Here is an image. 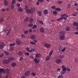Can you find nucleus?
Returning a JSON list of instances; mask_svg holds the SVG:
<instances>
[{
	"label": "nucleus",
	"mask_w": 78,
	"mask_h": 78,
	"mask_svg": "<svg viewBox=\"0 0 78 78\" xmlns=\"http://www.w3.org/2000/svg\"><path fill=\"white\" fill-rule=\"evenodd\" d=\"M9 62V61L7 60H5L3 61V63L5 64H8Z\"/></svg>",
	"instance_id": "1a4fd4ad"
},
{
	"label": "nucleus",
	"mask_w": 78,
	"mask_h": 78,
	"mask_svg": "<svg viewBox=\"0 0 78 78\" xmlns=\"http://www.w3.org/2000/svg\"><path fill=\"white\" fill-rule=\"evenodd\" d=\"M32 29H30L29 30V33H32Z\"/></svg>",
	"instance_id": "338daca9"
},
{
	"label": "nucleus",
	"mask_w": 78,
	"mask_h": 78,
	"mask_svg": "<svg viewBox=\"0 0 78 78\" xmlns=\"http://www.w3.org/2000/svg\"><path fill=\"white\" fill-rule=\"evenodd\" d=\"M30 38L31 39H34L36 38V36L34 35H32L30 36Z\"/></svg>",
	"instance_id": "aec40b11"
},
{
	"label": "nucleus",
	"mask_w": 78,
	"mask_h": 78,
	"mask_svg": "<svg viewBox=\"0 0 78 78\" xmlns=\"http://www.w3.org/2000/svg\"><path fill=\"white\" fill-rule=\"evenodd\" d=\"M30 73H31V72L30 70H27L25 72L24 75L26 76H29L30 75Z\"/></svg>",
	"instance_id": "39448f33"
},
{
	"label": "nucleus",
	"mask_w": 78,
	"mask_h": 78,
	"mask_svg": "<svg viewBox=\"0 0 78 78\" xmlns=\"http://www.w3.org/2000/svg\"><path fill=\"white\" fill-rule=\"evenodd\" d=\"M29 20V18L27 17L25 19V21L28 22V21Z\"/></svg>",
	"instance_id": "052dcab7"
},
{
	"label": "nucleus",
	"mask_w": 78,
	"mask_h": 78,
	"mask_svg": "<svg viewBox=\"0 0 78 78\" xmlns=\"http://www.w3.org/2000/svg\"><path fill=\"white\" fill-rule=\"evenodd\" d=\"M31 74L33 76H36V73H34V72L32 73Z\"/></svg>",
	"instance_id": "4c0bfd02"
},
{
	"label": "nucleus",
	"mask_w": 78,
	"mask_h": 78,
	"mask_svg": "<svg viewBox=\"0 0 78 78\" xmlns=\"http://www.w3.org/2000/svg\"><path fill=\"white\" fill-rule=\"evenodd\" d=\"M57 13H58V12L55 10L53 11V14L54 16H56L57 15Z\"/></svg>",
	"instance_id": "a211bd4d"
},
{
	"label": "nucleus",
	"mask_w": 78,
	"mask_h": 78,
	"mask_svg": "<svg viewBox=\"0 0 78 78\" xmlns=\"http://www.w3.org/2000/svg\"><path fill=\"white\" fill-rule=\"evenodd\" d=\"M18 11H19L22 12L23 11V9H22L21 8H19L18 9Z\"/></svg>",
	"instance_id": "bf43d9fd"
},
{
	"label": "nucleus",
	"mask_w": 78,
	"mask_h": 78,
	"mask_svg": "<svg viewBox=\"0 0 78 78\" xmlns=\"http://www.w3.org/2000/svg\"><path fill=\"white\" fill-rule=\"evenodd\" d=\"M33 21H34V19L32 18H31L29 20V23H33Z\"/></svg>",
	"instance_id": "412c9836"
},
{
	"label": "nucleus",
	"mask_w": 78,
	"mask_h": 78,
	"mask_svg": "<svg viewBox=\"0 0 78 78\" xmlns=\"http://www.w3.org/2000/svg\"><path fill=\"white\" fill-rule=\"evenodd\" d=\"M28 31L27 30H26L24 31V33L25 34H28Z\"/></svg>",
	"instance_id": "5fc2aeb1"
},
{
	"label": "nucleus",
	"mask_w": 78,
	"mask_h": 78,
	"mask_svg": "<svg viewBox=\"0 0 78 78\" xmlns=\"http://www.w3.org/2000/svg\"><path fill=\"white\" fill-rule=\"evenodd\" d=\"M2 73H5L6 75H9V71L8 69H6L5 71L3 69H0V74H1Z\"/></svg>",
	"instance_id": "f257e3e1"
},
{
	"label": "nucleus",
	"mask_w": 78,
	"mask_h": 78,
	"mask_svg": "<svg viewBox=\"0 0 78 78\" xmlns=\"http://www.w3.org/2000/svg\"><path fill=\"white\" fill-rule=\"evenodd\" d=\"M64 72L63 71H61L60 72V74L61 75H64Z\"/></svg>",
	"instance_id": "680f3d73"
},
{
	"label": "nucleus",
	"mask_w": 78,
	"mask_h": 78,
	"mask_svg": "<svg viewBox=\"0 0 78 78\" xmlns=\"http://www.w3.org/2000/svg\"><path fill=\"white\" fill-rule=\"evenodd\" d=\"M59 36L60 40H64L65 36H64V32L62 31L59 33Z\"/></svg>",
	"instance_id": "f03ea898"
},
{
	"label": "nucleus",
	"mask_w": 78,
	"mask_h": 78,
	"mask_svg": "<svg viewBox=\"0 0 78 78\" xmlns=\"http://www.w3.org/2000/svg\"><path fill=\"white\" fill-rule=\"evenodd\" d=\"M63 17H60L57 20V21H61L62 19H63Z\"/></svg>",
	"instance_id": "f704fd0d"
},
{
	"label": "nucleus",
	"mask_w": 78,
	"mask_h": 78,
	"mask_svg": "<svg viewBox=\"0 0 78 78\" xmlns=\"http://www.w3.org/2000/svg\"><path fill=\"white\" fill-rule=\"evenodd\" d=\"M4 4L5 6H7L8 5V1L6 0H5L4 1Z\"/></svg>",
	"instance_id": "6ab92c4d"
},
{
	"label": "nucleus",
	"mask_w": 78,
	"mask_h": 78,
	"mask_svg": "<svg viewBox=\"0 0 78 78\" xmlns=\"http://www.w3.org/2000/svg\"><path fill=\"white\" fill-rule=\"evenodd\" d=\"M41 55L40 53H37L35 55V58H40Z\"/></svg>",
	"instance_id": "9b49d317"
},
{
	"label": "nucleus",
	"mask_w": 78,
	"mask_h": 78,
	"mask_svg": "<svg viewBox=\"0 0 78 78\" xmlns=\"http://www.w3.org/2000/svg\"><path fill=\"white\" fill-rule=\"evenodd\" d=\"M75 62L76 63H78V58H76L75 59Z\"/></svg>",
	"instance_id": "49530a36"
},
{
	"label": "nucleus",
	"mask_w": 78,
	"mask_h": 78,
	"mask_svg": "<svg viewBox=\"0 0 78 78\" xmlns=\"http://www.w3.org/2000/svg\"><path fill=\"white\" fill-rule=\"evenodd\" d=\"M39 23L41 24V25H43L44 24V23L41 20L39 21Z\"/></svg>",
	"instance_id": "6e6d98bb"
},
{
	"label": "nucleus",
	"mask_w": 78,
	"mask_h": 78,
	"mask_svg": "<svg viewBox=\"0 0 78 78\" xmlns=\"http://www.w3.org/2000/svg\"><path fill=\"white\" fill-rule=\"evenodd\" d=\"M5 47V44L3 42H1L0 43V48L3 49Z\"/></svg>",
	"instance_id": "0eeeda50"
},
{
	"label": "nucleus",
	"mask_w": 78,
	"mask_h": 78,
	"mask_svg": "<svg viewBox=\"0 0 78 78\" xmlns=\"http://www.w3.org/2000/svg\"><path fill=\"white\" fill-rule=\"evenodd\" d=\"M51 8L52 9H56V6L54 5V6H52L51 7Z\"/></svg>",
	"instance_id": "37998d69"
},
{
	"label": "nucleus",
	"mask_w": 78,
	"mask_h": 78,
	"mask_svg": "<svg viewBox=\"0 0 78 78\" xmlns=\"http://www.w3.org/2000/svg\"><path fill=\"white\" fill-rule=\"evenodd\" d=\"M4 56V53L1 54L0 55V58H2V56Z\"/></svg>",
	"instance_id": "e2e57ef3"
},
{
	"label": "nucleus",
	"mask_w": 78,
	"mask_h": 78,
	"mask_svg": "<svg viewBox=\"0 0 78 78\" xmlns=\"http://www.w3.org/2000/svg\"><path fill=\"white\" fill-rule=\"evenodd\" d=\"M4 53H5V54L6 55H9V52L6 51H4Z\"/></svg>",
	"instance_id": "a19ab883"
},
{
	"label": "nucleus",
	"mask_w": 78,
	"mask_h": 78,
	"mask_svg": "<svg viewBox=\"0 0 78 78\" xmlns=\"http://www.w3.org/2000/svg\"><path fill=\"white\" fill-rule=\"evenodd\" d=\"M55 11H60L61 10V9L60 8H56L55 9Z\"/></svg>",
	"instance_id": "b1692460"
},
{
	"label": "nucleus",
	"mask_w": 78,
	"mask_h": 78,
	"mask_svg": "<svg viewBox=\"0 0 78 78\" xmlns=\"http://www.w3.org/2000/svg\"><path fill=\"white\" fill-rule=\"evenodd\" d=\"M73 25L75 27H77L78 26V22L77 21H75L73 23Z\"/></svg>",
	"instance_id": "f8f14e48"
},
{
	"label": "nucleus",
	"mask_w": 78,
	"mask_h": 78,
	"mask_svg": "<svg viewBox=\"0 0 78 78\" xmlns=\"http://www.w3.org/2000/svg\"><path fill=\"white\" fill-rule=\"evenodd\" d=\"M14 47H11L9 48V50L10 51H12L14 50Z\"/></svg>",
	"instance_id": "a18cd8bd"
},
{
	"label": "nucleus",
	"mask_w": 78,
	"mask_h": 78,
	"mask_svg": "<svg viewBox=\"0 0 78 78\" xmlns=\"http://www.w3.org/2000/svg\"><path fill=\"white\" fill-rule=\"evenodd\" d=\"M34 62H35V64H38V63L39 62V61L37 60V59L36 58H34Z\"/></svg>",
	"instance_id": "2eb2a0df"
},
{
	"label": "nucleus",
	"mask_w": 78,
	"mask_h": 78,
	"mask_svg": "<svg viewBox=\"0 0 78 78\" xmlns=\"http://www.w3.org/2000/svg\"><path fill=\"white\" fill-rule=\"evenodd\" d=\"M21 78H25V76H22Z\"/></svg>",
	"instance_id": "774afa93"
},
{
	"label": "nucleus",
	"mask_w": 78,
	"mask_h": 78,
	"mask_svg": "<svg viewBox=\"0 0 78 78\" xmlns=\"http://www.w3.org/2000/svg\"><path fill=\"white\" fill-rule=\"evenodd\" d=\"M25 55H26L28 56L29 55H30V53L28 52H26L25 53Z\"/></svg>",
	"instance_id": "13d9d810"
},
{
	"label": "nucleus",
	"mask_w": 78,
	"mask_h": 78,
	"mask_svg": "<svg viewBox=\"0 0 78 78\" xmlns=\"http://www.w3.org/2000/svg\"><path fill=\"white\" fill-rule=\"evenodd\" d=\"M37 27V25H34L32 27V28L33 29H34V28H36Z\"/></svg>",
	"instance_id": "603ef678"
},
{
	"label": "nucleus",
	"mask_w": 78,
	"mask_h": 78,
	"mask_svg": "<svg viewBox=\"0 0 78 78\" xmlns=\"http://www.w3.org/2000/svg\"><path fill=\"white\" fill-rule=\"evenodd\" d=\"M20 4H17V7L19 8V7H20Z\"/></svg>",
	"instance_id": "69168bd1"
},
{
	"label": "nucleus",
	"mask_w": 78,
	"mask_h": 78,
	"mask_svg": "<svg viewBox=\"0 0 78 78\" xmlns=\"http://www.w3.org/2000/svg\"><path fill=\"white\" fill-rule=\"evenodd\" d=\"M37 13L38 14L39 16H42V12L41 11H38Z\"/></svg>",
	"instance_id": "4be33fe9"
},
{
	"label": "nucleus",
	"mask_w": 78,
	"mask_h": 78,
	"mask_svg": "<svg viewBox=\"0 0 78 78\" xmlns=\"http://www.w3.org/2000/svg\"><path fill=\"white\" fill-rule=\"evenodd\" d=\"M16 45V44L15 43H11L10 44V47H14L15 45Z\"/></svg>",
	"instance_id": "a878e982"
},
{
	"label": "nucleus",
	"mask_w": 78,
	"mask_h": 78,
	"mask_svg": "<svg viewBox=\"0 0 78 78\" xmlns=\"http://www.w3.org/2000/svg\"><path fill=\"white\" fill-rule=\"evenodd\" d=\"M58 4H59L60 5H61V4H62V1H58Z\"/></svg>",
	"instance_id": "864d4df0"
},
{
	"label": "nucleus",
	"mask_w": 78,
	"mask_h": 78,
	"mask_svg": "<svg viewBox=\"0 0 78 78\" xmlns=\"http://www.w3.org/2000/svg\"><path fill=\"white\" fill-rule=\"evenodd\" d=\"M26 50L28 52H30L31 50L30 49V48L27 47L26 48Z\"/></svg>",
	"instance_id": "393cba45"
},
{
	"label": "nucleus",
	"mask_w": 78,
	"mask_h": 78,
	"mask_svg": "<svg viewBox=\"0 0 78 78\" xmlns=\"http://www.w3.org/2000/svg\"><path fill=\"white\" fill-rule=\"evenodd\" d=\"M40 31L41 33H44L45 32V29L43 27H41L40 29Z\"/></svg>",
	"instance_id": "9d476101"
},
{
	"label": "nucleus",
	"mask_w": 78,
	"mask_h": 78,
	"mask_svg": "<svg viewBox=\"0 0 78 78\" xmlns=\"http://www.w3.org/2000/svg\"><path fill=\"white\" fill-rule=\"evenodd\" d=\"M78 15V13L76 12L73 14V16H76Z\"/></svg>",
	"instance_id": "c9c22d12"
},
{
	"label": "nucleus",
	"mask_w": 78,
	"mask_h": 78,
	"mask_svg": "<svg viewBox=\"0 0 78 78\" xmlns=\"http://www.w3.org/2000/svg\"><path fill=\"white\" fill-rule=\"evenodd\" d=\"M50 59H51V56H50V55H48L46 58V60L47 61H49Z\"/></svg>",
	"instance_id": "ddd939ff"
},
{
	"label": "nucleus",
	"mask_w": 78,
	"mask_h": 78,
	"mask_svg": "<svg viewBox=\"0 0 78 78\" xmlns=\"http://www.w3.org/2000/svg\"><path fill=\"white\" fill-rule=\"evenodd\" d=\"M66 30L67 31H69L70 30V28L69 27H65Z\"/></svg>",
	"instance_id": "dca6fc26"
},
{
	"label": "nucleus",
	"mask_w": 78,
	"mask_h": 78,
	"mask_svg": "<svg viewBox=\"0 0 78 78\" xmlns=\"http://www.w3.org/2000/svg\"><path fill=\"white\" fill-rule=\"evenodd\" d=\"M66 49V47H64L63 49L62 50V52H64V51H65Z\"/></svg>",
	"instance_id": "8fccbe9b"
},
{
	"label": "nucleus",
	"mask_w": 78,
	"mask_h": 78,
	"mask_svg": "<svg viewBox=\"0 0 78 78\" xmlns=\"http://www.w3.org/2000/svg\"><path fill=\"white\" fill-rule=\"evenodd\" d=\"M57 78H63V75H60L57 77Z\"/></svg>",
	"instance_id": "79ce46f5"
},
{
	"label": "nucleus",
	"mask_w": 78,
	"mask_h": 78,
	"mask_svg": "<svg viewBox=\"0 0 78 78\" xmlns=\"http://www.w3.org/2000/svg\"><path fill=\"white\" fill-rule=\"evenodd\" d=\"M55 62L57 64H61L62 62V60L59 58H57L55 61Z\"/></svg>",
	"instance_id": "423d86ee"
},
{
	"label": "nucleus",
	"mask_w": 78,
	"mask_h": 78,
	"mask_svg": "<svg viewBox=\"0 0 78 78\" xmlns=\"http://www.w3.org/2000/svg\"><path fill=\"white\" fill-rule=\"evenodd\" d=\"M14 8V6L13 5H12L10 6V9H13Z\"/></svg>",
	"instance_id": "e433bc0d"
},
{
	"label": "nucleus",
	"mask_w": 78,
	"mask_h": 78,
	"mask_svg": "<svg viewBox=\"0 0 78 78\" xmlns=\"http://www.w3.org/2000/svg\"><path fill=\"white\" fill-rule=\"evenodd\" d=\"M53 50H51L50 52L49 53V56H50L51 55H52V53H53Z\"/></svg>",
	"instance_id": "58836bf2"
},
{
	"label": "nucleus",
	"mask_w": 78,
	"mask_h": 78,
	"mask_svg": "<svg viewBox=\"0 0 78 78\" xmlns=\"http://www.w3.org/2000/svg\"><path fill=\"white\" fill-rule=\"evenodd\" d=\"M30 43L32 45H36V43L33 41H30Z\"/></svg>",
	"instance_id": "de8ad7c7"
},
{
	"label": "nucleus",
	"mask_w": 78,
	"mask_h": 78,
	"mask_svg": "<svg viewBox=\"0 0 78 78\" xmlns=\"http://www.w3.org/2000/svg\"><path fill=\"white\" fill-rule=\"evenodd\" d=\"M11 30V29L9 30L8 32H7V34H6V36H8V35L9 34V33H10Z\"/></svg>",
	"instance_id": "2f4dec72"
},
{
	"label": "nucleus",
	"mask_w": 78,
	"mask_h": 78,
	"mask_svg": "<svg viewBox=\"0 0 78 78\" xmlns=\"http://www.w3.org/2000/svg\"><path fill=\"white\" fill-rule=\"evenodd\" d=\"M44 14H48V11L47 9H45L43 12Z\"/></svg>",
	"instance_id": "4468645a"
},
{
	"label": "nucleus",
	"mask_w": 78,
	"mask_h": 78,
	"mask_svg": "<svg viewBox=\"0 0 78 78\" xmlns=\"http://www.w3.org/2000/svg\"><path fill=\"white\" fill-rule=\"evenodd\" d=\"M23 57H20V59H19V61H21L22 60H23Z\"/></svg>",
	"instance_id": "0e129e2a"
},
{
	"label": "nucleus",
	"mask_w": 78,
	"mask_h": 78,
	"mask_svg": "<svg viewBox=\"0 0 78 78\" xmlns=\"http://www.w3.org/2000/svg\"><path fill=\"white\" fill-rule=\"evenodd\" d=\"M28 26L29 27H32L33 26V24L31 23H30L28 25Z\"/></svg>",
	"instance_id": "ea45409f"
},
{
	"label": "nucleus",
	"mask_w": 78,
	"mask_h": 78,
	"mask_svg": "<svg viewBox=\"0 0 78 78\" xmlns=\"http://www.w3.org/2000/svg\"><path fill=\"white\" fill-rule=\"evenodd\" d=\"M15 3H16V0H12V5H14Z\"/></svg>",
	"instance_id": "473e14b6"
},
{
	"label": "nucleus",
	"mask_w": 78,
	"mask_h": 78,
	"mask_svg": "<svg viewBox=\"0 0 78 78\" xmlns=\"http://www.w3.org/2000/svg\"><path fill=\"white\" fill-rule=\"evenodd\" d=\"M61 16L62 17H67V14L66 13L62 14Z\"/></svg>",
	"instance_id": "5701e85b"
},
{
	"label": "nucleus",
	"mask_w": 78,
	"mask_h": 78,
	"mask_svg": "<svg viewBox=\"0 0 78 78\" xmlns=\"http://www.w3.org/2000/svg\"><path fill=\"white\" fill-rule=\"evenodd\" d=\"M21 37L22 38H25V34H22L20 35Z\"/></svg>",
	"instance_id": "c756f323"
},
{
	"label": "nucleus",
	"mask_w": 78,
	"mask_h": 78,
	"mask_svg": "<svg viewBox=\"0 0 78 78\" xmlns=\"http://www.w3.org/2000/svg\"><path fill=\"white\" fill-rule=\"evenodd\" d=\"M25 11L26 13H27V14H32V13H33V12L34 11V10L32 12V10H31V9H26Z\"/></svg>",
	"instance_id": "7ed1b4c3"
},
{
	"label": "nucleus",
	"mask_w": 78,
	"mask_h": 78,
	"mask_svg": "<svg viewBox=\"0 0 78 78\" xmlns=\"http://www.w3.org/2000/svg\"><path fill=\"white\" fill-rule=\"evenodd\" d=\"M59 58L60 59H63V58H64V56L63 55H59Z\"/></svg>",
	"instance_id": "c85d7f7f"
},
{
	"label": "nucleus",
	"mask_w": 78,
	"mask_h": 78,
	"mask_svg": "<svg viewBox=\"0 0 78 78\" xmlns=\"http://www.w3.org/2000/svg\"><path fill=\"white\" fill-rule=\"evenodd\" d=\"M22 52L21 51H19L18 52V55H19V56H22Z\"/></svg>",
	"instance_id": "c03bdc74"
},
{
	"label": "nucleus",
	"mask_w": 78,
	"mask_h": 78,
	"mask_svg": "<svg viewBox=\"0 0 78 78\" xmlns=\"http://www.w3.org/2000/svg\"><path fill=\"white\" fill-rule=\"evenodd\" d=\"M14 59H15V58L11 57L9 59V61H14Z\"/></svg>",
	"instance_id": "f3484780"
},
{
	"label": "nucleus",
	"mask_w": 78,
	"mask_h": 78,
	"mask_svg": "<svg viewBox=\"0 0 78 78\" xmlns=\"http://www.w3.org/2000/svg\"><path fill=\"white\" fill-rule=\"evenodd\" d=\"M66 70H67V71H68V72H70V68H69V67H68L67 68Z\"/></svg>",
	"instance_id": "4d7b16f0"
},
{
	"label": "nucleus",
	"mask_w": 78,
	"mask_h": 78,
	"mask_svg": "<svg viewBox=\"0 0 78 78\" xmlns=\"http://www.w3.org/2000/svg\"><path fill=\"white\" fill-rule=\"evenodd\" d=\"M16 66V63L15 62L12 63V67H15Z\"/></svg>",
	"instance_id": "7c9ffc66"
},
{
	"label": "nucleus",
	"mask_w": 78,
	"mask_h": 78,
	"mask_svg": "<svg viewBox=\"0 0 78 78\" xmlns=\"http://www.w3.org/2000/svg\"><path fill=\"white\" fill-rule=\"evenodd\" d=\"M62 70L64 72H66L67 71V68L66 67H64L62 69Z\"/></svg>",
	"instance_id": "bb28decb"
},
{
	"label": "nucleus",
	"mask_w": 78,
	"mask_h": 78,
	"mask_svg": "<svg viewBox=\"0 0 78 78\" xmlns=\"http://www.w3.org/2000/svg\"><path fill=\"white\" fill-rule=\"evenodd\" d=\"M38 2L40 3H42L44 1V0H37Z\"/></svg>",
	"instance_id": "3c124183"
},
{
	"label": "nucleus",
	"mask_w": 78,
	"mask_h": 78,
	"mask_svg": "<svg viewBox=\"0 0 78 78\" xmlns=\"http://www.w3.org/2000/svg\"><path fill=\"white\" fill-rule=\"evenodd\" d=\"M44 46L47 48H49L51 47V44L48 43H45L44 44Z\"/></svg>",
	"instance_id": "20e7f679"
},
{
	"label": "nucleus",
	"mask_w": 78,
	"mask_h": 78,
	"mask_svg": "<svg viewBox=\"0 0 78 78\" xmlns=\"http://www.w3.org/2000/svg\"><path fill=\"white\" fill-rule=\"evenodd\" d=\"M25 9H26V10H27V9H28V5H25Z\"/></svg>",
	"instance_id": "09e8293b"
},
{
	"label": "nucleus",
	"mask_w": 78,
	"mask_h": 78,
	"mask_svg": "<svg viewBox=\"0 0 78 78\" xmlns=\"http://www.w3.org/2000/svg\"><path fill=\"white\" fill-rule=\"evenodd\" d=\"M16 44L18 45H20V44H21V41H20V40L19 39H17L16 40Z\"/></svg>",
	"instance_id": "6e6552de"
},
{
	"label": "nucleus",
	"mask_w": 78,
	"mask_h": 78,
	"mask_svg": "<svg viewBox=\"0 0 78 78\" xmlns=\"http://www.w3.org/2000/svg\"><path fill=\"white\" fill-rule=\"evenodd\" d=\"M36 50V49H33L32 48L30 50V52L31 53V52H34Z\"/></svg>",
	"instance_id": "72a5a7b5"
},
{
	"label": "nucleus",
	"mask_w": 78,
	"mask_h": 78,
	"mask_svg": "<svg viewBox=\"0 0 78 78\" xmlns=\"http://www.w3.org/2000/svg\"><path fill=\"white\" fill-rule=\"evenodd\" d=\"M4 21V18H0V22H3Z\"/></svg>",
	"instance_id": "cd10ccee"
}]
</instances>
